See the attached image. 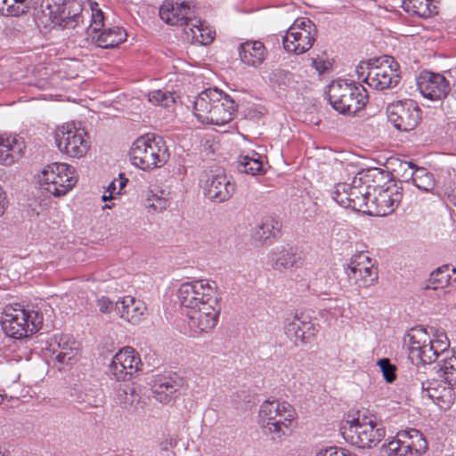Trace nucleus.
<instances>
[{"instance_id":"20","label":"nucleus","mask_w":456,"mask_h":456,"mask_svg":"<svg viewBox=\"0 0 456 456\" xmlns=\"http://www.w3.org/2000/svg\"><path fill=\"white\" fill-rule=\"evenodd\" d=\"M191 5L184 0H165L159 7V17L171 26L187 27L193 19Z\"/></svg>"},{"instance_id":"57","label":"nucleus","mask_w":456,"mask_h":456,"mask_svg":"<svg viewBox=\"0 0 456 456\" xmlns=\"http://www.w3.org/2000/svg\"><path fill=\"white\" fill-rule=\"evenodd\" d=\"M6 196L3 189L0 187V216L4 213L6 207Z\"/></svg>"},{"instance_id":"48","label":"nucleus","mask_w":456,"mask_h":456,"mask_svg":"<svg viewBox=\"0 0 456 456\" xmlns=\"http://www.w3.org/2000/svg\"><path fill=\"white\" fill-rule=\"evenodd\" d=\"M432 346H435L439 356L444 358V356H451L452 354H455V351L450 350V342L446 337V335L443 334L438 336L436 340H432Z\"/></svg>"},{"instance_id":"32","label":"nucleus","mask_w":456,"mask_h":456,"mask_svg":"<svg viewBox=\"0 0 456 456\" xmlns=\"http://www.w3.org/2000/svg\"><path fill=\"white\" fill-rule=\"evenodd\" d=\"M78 343L68 335H62L58 342V349L53 350L55 359L61 364H71L78 355Z\"/></svg>"},{"instance_id":"34","label":"nucleus","mask_w":456,"mask_h":456,"mask_svg":"<svg viewBox=\"0 0 456 456\" xmlns=\"http://www.w3.org/2000/svg\"><path fill=\"white\" fill-rule=\"evenodd\" d=\"M451 273L456 274V268L452 267L449 265L438 267L430 273L426 289H443L452 282H456V277L452 278Z\"/></svg>"},{"instance_id":"59","label":"nucleus","mask_w":456,"mask_h":456,"mask_svg":"<svg viewBox=\"0 0 456 456\" xmlns=\"http://www.w3.org/2000/svg\"><path fill=\"white\" fill-rule=\"evenodd\" d=\"M341 456H355L354 454L351 453L349 451L341 448Z\"/></svg>"},{"instance_id":"27","label":"nucleus","mask_w":456,"mask_h":456,"mask_svg":"<svg viewBox=\"0 0 456 456\" xmlns=\"http://www.w3.org/2000/svg\"><path fill=\"white\" fill-rule=\"evenodd\" d=\"M146 306L140 300L127 296L115 303V311L120 318L131 323H137L143 315Z\"/></svg>"},{"instance_id":"30","label":"nucleus","mask_w":456,"mask_h":456,"mask_svg":"<svg viewBox=\"0 0 456 456\" xmlns=\"http://www.w3.org/2000/svg\"><path fill=\"white\" fill-rule=\"evenodd\" d=\"M240 58L248 66L258 67L266 57V49L260 41H246L240 45Z\"/></svg>"},{"instance_id":"38","label":"nucleus","mask_w":456,"mask_h":456,"mask_svg":"<svg viewBox=\"0 0 456 456\" xmlns=\"http://www.w3.org/2000/svg\"><path fill=\"white\" fill-rule=\"evenodd\" d=\"M281 224L273 216L265 217L256 231V238L265 241L271 237H275L280 232Z\"/></svg>"},{"instance_id":"16","label":"nucleus","mask_w":456,"mask_h":456,"mask_svg":"<svg viewBox=\"0 0 456 456\" xmlns=\"http://www.w3.org/2000/svg\"><path fill=\"white\" fill-rule=\"evenodd\" d=\"M348 281L360 288H368L378 280L377 269L371 265L370 259L360 254L351 259L346 268Z\"/></svg>"},{"instance_id":"22","label":"nucleus","mask_w":456,"mask_h":456,"mask_svg":"<svg viewBox=\"0 0 456 456\" xmlns=\"http://www.w3.org/2000/svg\"><path fill=\"white\" fill-rule=\"evenodd\" d=\"M267 257L271 267L279 272L297 269L303 265L301 256L292 248L282 247L281 249L273 250Z\"/></svg>"},{"instance_id":"60","label":"nucleus","mask_w":456,"mask_h":456,"mask_svg":"<svg viewBox=\"0 0 456 456\" xmlns=\"http://www.w3.org/2000/svg\"><path fill=\"white\" fill-rule=\"evenodd\" d=\"M108 198H109L108 196L103 195V196H102V200H103V201H105V200H108Z\"/></svg>"},{"instance_id":"52","label":"nucleus","mask_w":456,"mask_h":456,"mask_svg":"<svg viewBox=\"0 0 456 456\" xmlns=\"http://www.w3.org/2000/svg\"><path fill=\"white\" fill-rule=\"evenodd\" d=\"M97 305L99 307V310L104 314L115 311V303L110 301V299L106 297H102L101 298H99Z\"/></svg>"},{"instance_id":"56","label":"nucleus","mask_w":456,"mask_h":456,"mask_svg":"<svg viewBox=\"0 0 456 456\" xmlns=\"http://www.w3.org/2000/svg\"><path fill=\"white\" fill-rule=\"evenodd\" d=\"M8 5H12L11 3H9V0H0V13L2 15L11 16Z\"/></svg>"},{"instance_id":"28","label":"nucleus","mask_w":456,"mask_h":456,"mask_svg":"<svg viewBox=\"0 0 456 456\" xmlns=\"http://www.w3.org/2000/svg\"><path fill=\"white\" fill-rule=\"evenodd\" d=\"M183 33L191 44L207 45L213 41L215 31L205 21L194 18L183 28Z\"/></svg>"},{"instance_id":"49","label":"nucleus","mask_w":456,"mask_h":456,"mask_svg":"<svg viewBox=\"0 0 456 456\" xmlns=\"http://www.w3.org/2000/svg\"><path fill=\"white\" fill-rule=\"evenodd\" d=\"M379 366L382 371L383 377L387 383H392L395 380V366L393 365L389 359L383 358L378 362Z\"/></svg>"},{"instance_id":"26","label":"nucleus","mask_w":456,"mask_h":456,"mask_svg":"<svg viewBox=\"0 0 456 456\" xmlns=\"http://www.w3.org/2000/svg\"><path fill=\"white\" fill-rule=\"evenodd\" d=\"M350 206L349 208L359 212H370V198L371 196L370 186L362 183V178L354 177L350 183Z\"/></svg>"},{"instance_id":"54","label":"nucleus","mask_w":456,"mask_h":456,"mask_svg":"<svg viewBox=\"0 0 456 456\" xmlns=\"http://www.w3.org/2000/svg\"><path fill=\"white\" fill-rule=\"evenodd\" d=\"M341 448L330 447L323 451H321L317 456H341Z\"/></svg>"},{"instance_id":"39","label":"nucleus","mask_w":456,"mask_h":456,"mask_svg":"<svg viewBox=\"0 0 456 456\" xmlns=\"http://www.w3.org/2000/svg\"><path fill=\"white\" fill-rule=\"evenodd\" d=\"M442 378L445 379L451 386L456 387V353L451 356H444L438 362Z\"/></svg>"},{"instance_id":"21","label":"nucleus","mask_w":456,"mask_h":456,"mask_svg":"<svg viewBox=\"0 0 456 456\" xmlns=\"http://www.w3.org/2000/svg\"><path fill=\"white\" fill-rule=\"evenodd\" d=\"M401 190L402 188L396 184L379 190L378 194L374 195L370 201L374 207V210H370L369 213L374 216H385L394 212L403 198Z\"/></svg>"},{"instance_id":"42","label":"nucleus","mask_w":456,"mask_h":456,"mask_svg":"<svg viewBox=\"0 0 456 456\" xmlns=\"http://www.w3.org/2000/svg\"><path fill=\"white\" fill-rule=\"evenodd\" d=\"M118 397L125 408L133 406L140 402V395L136 388L131 385H125L124 387L120 388Z\"/></svg>"},{"instance_id":"9","label":"nucleus","mask_w":456,"mask_h":456,"mask_svg":"<svg viewBox=\"0 0 456 456\" xmlns=\"http://www.w3.org/2000/svg\"><path fill=\"white\" fill-rule=\"evenodd\" d=\"M200 182L205 196L213 201L224 202L235 192V183L219 167L205 169L200 175Z\"/></svg>"},{"instance_id":"3","label":"nucleus","mask_w":456,"mask_h":456,"mask_svg":"<svg viewBox=\"0 0 456 456\" xmlns=\"http://www.w3.org/2000/svg\"><path fill=\"white\" fill-rule=\"evenodd\" d=\"M327 95L330 105L342 114H355L368 102L367 91L362 85L346 80L333 81Z\"/></svg>"},{"instance_id":"29","label":"nucleus","mask_w":456,"mask_h":456,"mask_svg":"<svg viewBox=\"0 0 456 456\" xmlns=\"http://www.w3.org/2000/svg\"><path fill=\"white\" fill-rule=\"evenodd\" d=\"M235 112V102L221 91V99L217 100L208 125L224 126L232 120Z\"/></svg>"},{"instance_id":"40","label":"nucleus","mask_w":456,"mask_h":456,"mask_svg":"<svg viewBox=\"0 0 456 456\" xmlns=\"http://www.w3.org/2000/svg\"><path fill=\"white\" fill-rule=\"evenodd\" d=\"M418 356H414L412 354L411 356L409 357L411 360V362H415L416 364L431 363L440 357L436 350L435 349V346H432V339L429 340L428 344L425 343L423 346H421V348L420 350H418Z\"/></svg>"},{"instance_id":"61","label":"nucleus","mask_w":456,"mask_h":456,"mask_svg":"<svg viewBox=\"0 0 456 456\" xmlns=\"http://www.w3.org/2000/svg\"><path fill=\"white\" fill-rule=\"evenodd\" d=\"M322 293H323V294H325V295H328V294H329L326 290L322 291Z\"/></svg>"},{"instance_id":"2","label":"nucleus","mask_w":456,"mask_h":456,"mask_svg":"<svg viewBox=\"0 0 456 456\" xmlns=\"http://www.w3.org/2000/svg\"><path fill=\"white\" fill-rule=\"evenodd\" d=\"M340 432L346 441L360 448L374 447L386 436L385 428L374 415L360 412L357 418L346 420Z\"/></svg>"},{"instance_id":"37","label":"nucleus","mask_w":456,"mask_h":456,"mask_svg":"<svg viewBox=\"0 0 456 456\" xmlns=\"http://www.w3.org/2000/svg\"><path fill=\"white\" fill-rule=\"evenodd\" d=\"M260 159V155L254 151L251 156H240L237 168L240 172L247 175H260L264 172L263 162Z\"/></svg>"},{"instance_id":"62","label":"nucleus","mask_w":456,"mask_h":456,"mask_svg":"<svg viewBox=\"0 0 456 456\" xmlns=\"http://www.w3.org/2000/svg\"><path fill=\"white\" fill-rule=\"evenodd\" d=\"M2 401H3V396H2V395H0V403H2Z\"/></svg>"},{"instance_id":"33","label":"nucleus","mask_w":456,"mask_h":456,"mask_svg":"<svg viewBox=\"0 0 456 456\" xmlns=\"http://www.w3.org/2000/svg\"><path fill=\"white\" fill-rule=\"evenodd\" d=\"M430 339L426 329L421 326L410 329L403 338V344L408 348L409 357L412 354L418 356V350H420L421 346L425 343L428 344Z\"/></svg>"},{"instance_id":"14","label":"nucleus","mask_w":456,"mask_h":456,"mask_svg":"<svg viewBox=\"0 0 456 456\" xmlns=\"http://www.w3.org/2000/svg\"><path fill=\"white\" fill-rule=\"evenodd\" d=\"M400 437H408L411 439V443L406 444L401 439H393L387 444H384L380 450V456H406L413 451L421 453L427 449V442L422 435L417 429H410L403 431L397 435Z\"/></svg>"},{"instance_id":"11","label":"nucleus","mask_w":456,"mask_h":456,"mask_svg":"<svg viewBox=\"0 0 456 456\" xmlns=\"http://www.w3.org/2000/svg\"><path fill=\"white\" fill-rule=\"evenodd\" d=\"M86 135L83 129L67 123L59 126L54 133L55 143L59 151L73 158H81L89 149Z\"/></svg>"},{"instance_id":"55","label":"nucleus","mask_w":456,"mask_h":456,"mask_svg":"<svg viewBox=\"0 0 456 456\" xmlns=\"http://www.w3.org/2000/svg\"><path fill=\"white\" fill-rule=\"evenodd\" d=\"M330 63H326L324 61L313 59V66L320 73H323L328 69Z\"/></svg>"},{"instance_id":"5","label":"nucleus","mask_w":456,"mask_h":456,"mask_svg":"<svg viewBox=\"0 0 456 456\" xmlns=\"http://www.w3.org/2000/svg\"><path fill=\"white\" fill-rule=\"evenodd\" d=\"M43 324V315L37 311L11 308L4 312L1 325L6 335L20 339L37 332Z\"/></svg>"},{"instance_id":"24","label":"nucleus","mask_w":456,"mask_h":456,"mask_svg":"<svg viewBox=\"0 0 456 456\" xmlns=\"http://www.w3.org/2000/svg\"><path fill=\"white\" fill-rule=\"evenodd\" d=\"M84 14L81 5L74 0H68L65 4L53 18L50 20L54 25L62 28H75L83 22Z\"/></svg>"},{"instance_id":"51","label":"nucleus","mask_w":456,"mask_h":456,"mask_svg":"<svg viewBox=\"0 0 456 456\" xmlns=\"http://www.w3.org/2000/svg\"><path fill=\"white\" fill-rule=\"evenodd\" d=\"M399 167L402 170H403V174L401 175L403 181L404 182H409V181L413 182L415 174H416V168H419V167L412 162H408V161L401 162Z\"/></svg>"},{"instance_id":"47","label":"nucleus","mask_w":456,"mask_h":456,"mask_svg":"<svg viewBox=\"0 0 456 456\" xmlns=\"http://www.w3.org/2000/svg\"><path fill=\"white\" fill-rule=\"evenodd\" d=\"M67 3L68 0H43L42 12L50 20Z\"/></svg>"},{"instance_id":"23","label":"nucleus","mask_w":456,"mask_h":456,"mask_svg":"<svg viewBox=\"0 0 456 456\" xmlns=\"http://www.w3.org/2000/svg\"><path fill=\"white\" fill-rule=\"evenodd\" d=\"M221 99V91L216 88H208L201 92L193 102V113L197 119L203 123H208L217 100Z\"/></svg>"},{"instance_id":"50","label":"nucleus","mask_w":456,"mask_h":456,"mask_svg":"<svg viewBox=\"0 0 456 456\" xmlns=\"http://www.w3.org/2000/svg\"><path fill=\"white\" fill-rule=\"evenodd\" d=\"M12 5H8L11 16H20L25 13L28 8L29 0H9Z\"/></svg>"},{"instance_id":"4","label":"nucleus","mask_w":456,"mask_h":456,"mask_svg":"<svg viewBox=\"0 0 456 456\" xmlns=\"http://www.w3.org/2000/svg\"><path fill=\"white\" fill-rule=\"evenodd\" d=\"M294 418L295 411L287 402L267 400L259 410L260 425L265 433L273 435V440L288 435Z\"/></svg>"},{"instance_id":"31","label":"nucleus","mask_w":456,"mask_h":456,"mask_svg":"<svg viewBox=\"0 0 456 456\" xmlns=\"http://www.w3.org/2000/svg\"><path fill=\"white\" fill-rule=\"evenodd\" d=\"M126 32L121 27L103 28L101 32L92 34L88 41L102 48H113L126 39Z\"/></svg>"},{"instance_id":"19","label":"nucleus","mask_w":456,"mask_h":456,"mask_svg":"<svg viewBox=\"0 0 456 456\" xmlns=\"http://www.w3.org/2000/svg\"><path fill=\"white\" fill-rule=\"evenodd\" d=\"M455 386H451L444 378L422 382V396L431 399L441 409L451 407L455 399Z\"/></svg>"},{"instance_id":"10","label":"nucleus","mask_w":456,"mask_h":456,"mask_svg":"<svg viewBox=\"0 0 456 456\" xmlns=\"http://www.w3.org/2000/svg\"><path fill=\"white\" fill-rule=\"evenodd\" d=\"M314 23L307 18L297 19L283 37L284 49L289 53L302 54L307 52L316 39Z\"/></svg>"},{"instance_id":"8","label":"nucleus","mask_w":456,"mask_h":456,"mask_svg":"<svg viewBox=\"0 0 456 456\" xmlns=\"http://www.w3.org/2000/svg\"><path fill=\"white\" fill-rule=\"evenodd\" d=\"M177 297L184 311L221 300L216 283L207 280L183 282L178 289Z\"/></svg>"},{"instance_id":"58","label":"nucleus","mask_w":456,"mask_h":456,"mask_svg":"<svg viewBox=\"0 0 456 456\" xmlns=\"http://www.w3.org/2000/svg\"><path fill=\"white\" fill-rule=\"evenodd\" d=\"M365 63H362V64H360L356 67V73L358 74V78H364V69H365V67H364ZM366 66H367V63H366Z\"/></svg>"},{"instance_id":"43","label":"nucleus","mask_w":456,"mask_h":456,"mask_svg":"<svg viewBox=\"0 0 456 456\" xmlns=\"http://www.w3.org/2000/svg\"><path fill=\"white\" fill-rule=\"evenodd\" d=\"M350 189V183H338L332 191V199L341 207L349 208Z\"/></svg>"},{"instance_id":"25","label":"nucleus","mask_w":456,"mask_h":456,"mask_svg":"<svg viewBox=\"0 0 456 456\" xmlns=\"http://www.w3.org/2000/svg\"><path fill=\"white\" fill-rule=\"evenodd\" d=\"M24 142L17 136L0 135V164L11 166L23 155Z\"/></svg>"},{"instance_id":"36","label":"nucleus","mask_w":456,"mask_h":456,"mask_svg":"<svg viewBox=\"0 0 456 456\" xmlns=\"http://www.w3.org/2000/svg\"><path fill=\"white\" fill-rule=\"evenodd\" d=\"M403 7L407 12L421 18H428L436 13L434 0H403Z\"/></svg>"},{"instance_id":"35","label":"nucleus","mask_w":456,"mask_h":456,"mask_svg":"<svg viewBox=\"0 0 456 456\" xmlns=\"http://www.w3.org/2000/svg\"><path fill=\"white\" fill-rule=\"evenodd\" d=\"M180 386L179 384L167 378L159 379L152 386V393L157 401L167 403L170 401L172 395L175 394Z\"/></svg>"},{"instance_id":"45","label":"nucleus","mask_w":456,"mask_h":456,"mask_svg":"<svg viewBox=\"0 0 456 456\" xmlns=\"http://www.w3.org/2000/svg\"><path fill=\"white\" fill-rule=\"evenodd\" d=\"M149 102L156 105L169 107L175 103L173 94L168 91L155 90L148 94Z\"/></svg>"},{"instance_id":"17","label":"nucleus","mask_w":456,"mask_h":456,"mask_svg":"<svg viewBox=\"0 0 456 456\" xmlns=\"http://www.w3.org/2000/svg\"><path fill=\"white\" fill-rule=\"evenodd\" d=\"M141 359L132 347H125L117 353L110 364L109 372L118 381L128 380L140 370Z\"/></svg>"},{"instance_id":"53","label":"nucleus","mask_w":456,"mask_h":456,"mask_svg":"<svg viewBox=\"0 0 456 456\" xmlns=\"http://www.w3.org/2000/svg\"><path fill=\"white\" fill-rule=\"evenodd\" d=\"M167 206V201L165 199L157 198L156 201L150 204L149 207L153 208L155 211H161L166 209Z\"/></svg>"},{"instance_id":"12","label":"nucleus","mask_w":456,"mask_h":456,"mask_svg":"<svg viewBox=\"0 0 456 456\" xmlns=\"http://www.w3.org/2000/svg\"><path fill=\"white\" fill-rule=\"evenodd\" d=\"M221 312V300L184 311L188 319V327L195 335L208 333L215 329Z\"/></svg>"},{"instance_id":"7","label":"nucleus","mask_w":456,"mask_h":456,"mask_svg":"<svg viewBox=\"0 0 456 456\" xmlns=\"http://www.w3.org/2000/svg\"><path fill=\"white\" fill-rule=\"evenodd\" d=\"M77 182L74 167L65 163L47 165L39 180L41 189L55 197L65 195Z\"/></svg>"},{"instance_id":"6","label":"nucleus","mask_w":456,"mask_h":456,"mask_svg":"<svg viewBox=\"0 0 456 456\" xmlns=\"http://www.w3.org/2000/svg\"><path fill=\"white\" fill-rule=\"evenodd\" d=\"M363 81L376 90L394 88L401 79L399 64L391 56L370 60Z\"/></svg>"},{"instance_id":"41","label":"nucleus","mask_w":456,"mask_h":456,"mask_svg":"<svg viewBox=\"0 0 456 456\" xmlns=\"http://www.w3.org/2000/svg\"><path fill=\"white\" fill-rule=\"evenodd\" d=\"M412 183L419 190L429 192L435 187V179L431 173L424 167L416 168V174Z\"/></svg>"},{"instance_id":"46","label":"nucleus","mask_w":456,"mask_h":456,"mask_svg":"<svg viewBox=\"0 0 456 456\" xmlns=\"http://www.w3.org/2000/svg\"><path fill=\"white\" fill-rule=\"evenodd\" d=\"M78 399L81 403L93 408H97L103 403L102 393L97 389H89L87 392L81 394Z\"/></svg>"},{"instance_id":"1","label":"nucleus","mask_w":456,"mask_h":456,"mask_svg":"<svg viewBox=\"0 0 456 456\" xmlns=\"http://www.w3.org/2000/svg\"><path fill=\"white\" fill-rule=\"evenodd\" d=\"M129 156L134 167L149 171L164 166L170 154L162 137L147 134L134 142Z\"/></svg>"},{"instance_id":"44","label":"nucleus","mask_w":456,"mask_h":456,"mask_svg":"<svg viewBox=\"0 0 456 456\" xmlns=\"http://www.w3.org/2000/svg\"><path fill=\"white\" fill-rule=\"evenodd\" d=\"M104 15L100 9L92 8L91 22L86 30V40L92 38V34L101 32L104 28Z\"/></svg>"},{"instance_id":"13","label":"nucleus","mask_w":456,"mask_h":456,"mask_svg":"<svg viewBox=\"0 0 456 456\" xmlns=\"http://www.w3.org/2000/svg\"><path fill=\"white\" fill-rule=\"evenodd\" d=\"M420 109L411 99L397 101L387 107L388 120L400 131L413 130L420 120Z\"/></svg>"},{"instance_id":"18","label":"nucleus","mask_w":456,"mask_h":456,"mask_svg":"<svg viewBox=\"0 0 456 456\" xmlns=\"http://www.w3.org/2000/svg\"><path fill=\"white\" fill-rule=\"evenodd\" d=\"M417 86L420 94L432 101L441 100L450 92V83L447 78L440 73L428 70L419 73Z\"/></svg>"},{"instance_id":"15","label":"nucleus","mask_w":456,"mask_h":456,"mask_svg":"<svg viewBox=\"0 0 456 456\" xmlns=\"http://www.w3.org/2000/svg\"><path fill=\"white\" fill-rule=\"evenodd\" d=\"M284 330L287 337L293 340L297 346L312 341L317 332L311 317L302 312L296 313L286 319Z\"/></svg>"}]
</instances>
